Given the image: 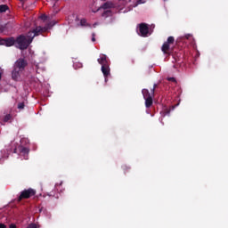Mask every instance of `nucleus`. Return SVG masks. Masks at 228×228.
<instances>
[{
    "instance_id": "obj_1",
    "label": "nucleus",
    "mask_w": 228,
    "mask_h": 228,
    "mask_svg": "<svg viewBox=\"0 0 228 228\" xmlns=\"http://www.w3.org/2000/svg\"><path fill=\"white\" fill-rule=\"evenodd\" d=\"M56 22L52 21L47 24L45 28L42 27H37L32 31H29L28 34V37H25L24 35H20L15 39V47L20 50H26L28 48L30 44L33 42V39L35 37L39 36L40 34L46 32L48 29L53 28Z\"/></svg>"
},
{
    "instance_id": "obj_2",
    "label": "nucleus",
    "mask_w": 228,
    "mask_h": 228,
    "mask_svg": "<svg viewBox=\"0 0 228 228\" xmlns=\"http://www.w3.org/2000/svg\"><path fill=\"white\" fill-rule=\"evenodd\" d=\"M158 87V84H154L153 88L151 90V93L148 89H142V94L145 100L146 108H151L153 103V97L155 95L156 88Z\"/></svg>"
},
{
    "instance_id": "obj_3",
    "label": "nucleus",
    "mask_w": 228,
    "mask_h": 228,
    "mask_svg": "<svg viewBox=\"0 0 228 228\" xmlns=\"http://www.w3.org/2000/svg\"><path fill=\"white\" fill-rule=\"evenodd\" d=\"M35 195H37V191L35 189H25L20 191L19 197L17 198V202H21L22 200H24V199H31V197H35Z\"/></svg>"
},
{
    "instance_id": "obj_4",
    "label": "nucleus",
    "mask_w": 228,
    "mask_h": 228,
    "mask_svg": "<svg viewBox=\"0 0 228 228\" xmlns=\"http://www.w3.org/2000/svg\"><path fill=\"white\" fill-rule=\"evenodd\" d=\"M17 152H19L20 156L23 158V159H29L30 148L20 145L14 150V153L17 154Z\"/></svg>"
},
{
    "instance_id": "obj_5",
    "label": "nucleus",
    "mask_w": 228,
    "mask_h": 228,
    "mask_svg": "<svg viewBox=\"0 0 228 228\" xmlns=\"http://www.w3.org/2000/svg\"><path fill=\"white\" fill-rule=\"evenodd\" d=\"M174 42H175L174 37H169L167 42L163 44L161 47V51L164 53V54L169 55L171 53L170 45H173Z\"/></svg>"
},
{
    "instance_id": "obj_6",
    "label": "nucleus",
    "mask_w": 228,
    "mask_h": 228,
    "mask_svg": "<svg viewBox=\"0 0 228 228\" xmlns=\"http://www.w3.org/2000/svg\"><path fill=\"white\" fill-rule=\"evenodd\" d=\"M28 65V61L24 58H20L15 61L13 68L23 72Z\"/></svg>"
},
{
    "instance_id": "obj_7",
    "label": "nucleus",
    "mask_w": 228,
    "mask_h": 228,
    "mask_svg": "<svg viewBox=\"0 0 228 228\" xmlns=\"http://www.w3.org/2000/svg\"><path fill=\"white\" fill-rule=\"evenodd\" d=\"M0 45H5L7 47H11L12 45L16 46V38L13 37L2 38L0 37Z\"/></svg>"
},
{
    "instance_id": "obj_8",
    "label": "nucleus",
    "mask_w": 228,
    "mask_h": 228,
    "mask_svg": "<svg viewBox=\"0 0 228 228\" xmlns=\"http://www.w3.org/2000/svg\"><path fill=\"white\" fill-rule=\"evenodd\" d=\"M139 32L141 37H146L149 35V26L145 23L139 24Z\"/></svg>"
},
{
    "instance_id": "obj_9",
    "label": "nucleus",
    "mask_w": 228,
    "mask_h": 228,
    "mask_svg": "<svg viewBox=\"0 0 228 228\" xmlns=\"http://www.w3.org/2000/svg\"><path fill=\"white\" fill-rule=\"evenodd\" d=\"M21 72H22L21 70H19L13 68V70L12 72V78L15 81H19L21 77Z\"/></svg>"
},
{
    "instance_id": "obj_10",
    "label": "nucleus",
    "mask_w": 228,
    "mask_h": 228,
    "mask_svg": "<svg viewBox=\"0 0 228 228\" xmlns=\"http://www.w3.org/2000/svg\"><path fill=\"white\" fill-rule=\"evenodd\" d=\"M110 64L102 66V72L105 77V81H108V76L110 74Z\"/></svg>"
},
{
    "instance_id": "obj_11",
    "label": "nucleus",
    "mask_w": 228,
    "mask_h": 228,
    "mask_svg": "<svg viewBox=\"0 0 228 228\" xmlns=\"http://www.w3.org/2000/svg\"><path fill=\"white\" fill-rule=\"evenodd\" d=\"M99 64L102 66H106L110 65L109 61H108V56L106 54L102 55L100 59L97 60Z\"/></svg>"
},
{
    "instance_id": "obj_12",
    "label": "nucleus",
    "mask_w": 228,
    "mask_h": 228,
    "mask_svg": "<svg viewBox=\"0 0 228 228\" xmlns=\"http://www.w3.org/2000/svg\"><path fill=\"white\" fill-rule=\"evenodd\" d=\"M9 10V6L6 4L0 5V12H6Z\"/></svg>"
},
{
    "instance_id": "obj_13",
    "label": "nucleus",
    "mask_w": 228,
    "mask_h": 228,
    "mask_svg": "<svg viewBox=\"0 0 228 228\" xmlns=\"http://www.w3.org/2000/svg\"><path fill=\"white\" fill-rule=\"evenodd\" d=\"M12 118V116L11 114H7L4 117V122H8L9 120H11Z\"/></svg>"
},
{
    "instance_id": "obj_14",
    "label": "nucleus",
    "mask_w": 228,
    "mask_h": 228,
    "mask_svg": "<svg viewBox=\"0 0 228 228\" xmlns=\"http://www.w3.org/2000/svg\"><path fill=\"white\" fill-rule=\"evenodd\" d=\"M73 67H74L76 69H79V68H83V63H81V62H76V63H74Z\"/></svg>"
},
{
    "instance_id": "obj_15",
    "label": "nucleus",
    "mask_w": 228,
    "mask_h": 228,
    "mask_svg": "<svg viewBox=\"0 0 228 228\" xmlns=\"http://www.w3.org/2000/svg\"><path fill=\"white\" fill-rule=\"evenodd\" d=\"M110 13H111V11H105V12L102 14V17H108V16H110Z\"/></svg>"
},
{
    "instance_id": "obj_16",
    "label": "nucleus",
    "mask_w": 228,
    "mask_h": 228,
    "mask_svg": "<svg viewBox=\"0 0 228 228\" xmlns=\"http://www.w3.org/2000/svg\"><path fill=\"white\" fill-rule=\"evenodd\" d=\"M80 25H81V26H90V25H88V24L86 23V20H85V19H83V20H80Z\"/></svg>"
},
{
    "instance_id": "obj_17",
    "label": "nucleus",
    "mask_w": 228,
    "mask_h": 228,
    "mask_svg": "<svg viewBox=\"0 0 228 228\" xmlns=\"http://www.w3.org/2000/svg\"><path fill=\"white\" fill-rule=\"evenodd\" d=\"M24 108H25V103H24V102H20V103L18 104V109L23 110Z\"/></svg>"
},
{
    "instance_id": "obj_18",
    "label": "nucleus",
    "mask_w": 228,
    "mask_h": 228,
    "mask_svg": "<svg viewBox=\"0 0 228 228\" xmlns=\"http://www.w3.org/2000/svg\"><path fill=\"white\" fill-rule=\"evenodd\" d=\"M111 6H110V4L109 3H105L103 5H102V8L103 9H110Z\"/></svg>"
},
{
    "instance_id": "obj_19",
    "label": "nucleus",
    "mask_w": 228,
    "mask_h": 228,
    "mask_svg": "<svg viewBox=\"0 0 228 228\" xmlns=\"http://www.w3.org/2000/svg\"><path fill=\"white\" fill-rule=\"evenodd\" d=\"M27 228H38V227L36 224H30L28 225Z\"/></svg>"
},
{
    "instance_id": "obj_20",
    "label": "nucleus",
    "mask_w": 228,
    "mask_h": 228,
    "mask_svg": "<svg viewBox=\"0 0 228 228\" xmlns=\"http://www.w3.org/2000/svg\"><path fill=\"white\" fill-rule=\"evenodd\" d=\"M170 113V110L169 109H165L164 110V116H166V115H168Z\"/></svg>"
},
{
    "instance_id": "obj_21",
    "label": "nucleus",
    "mask_w": 228,
    "mask_h": 228,
    "mask_svg": "<svg viewBox=\"0 0 228 228\" xmlns=\"http://www.w3.org/2000/svg\"><path fill=\"white\" fill-rule=\"evenodd\" d=\"M192 36L191 34H187L184 37H182V39H189L190 37H191Z\"/></svg>"
},
{
    "instance_id": "obj_22",
    "label": "nucleus",
    "mask_w": 228,
    "mask_h": 228,
    "mask_svg": "<svg viewBox=\"0 0 228 228\" xmlns=\"http://www.w3.org/2000/svg\"><path fill=\"white\" fill-rule=\"evenodd\" d=\"M146 0H137V4H145Z\"/></svg>"
},
{
    "instance_id": "obj_23",
    "label": "nucleus",
    "mask_w": 228,
    "mask_h": 228,
    "mask_svg": "<svg viewBox=\"0 0 228 228\" xmlns=\"http://www.w3.org/2000/svg\"><path fill=\"white\" fill-rule=\"evenodd\" d=\"M167 80L171 81V82H175V77H168Z\"/></svg>"
},
{
    "instance_id": "obj_24",
    "label": "nucleus",
    "mask_w": 228,
    "mask_h": 228,
    "mask_svg": "<svg viewBox=\"0 0 228 228\" xmlns=\"http://www.w3.org/2000/svg\"><path fill=\"white\" fill-rule=\"evenodd\" d=\"M9 228H17V225L15 224H11Z\"/></svg>"
},
{
    "instance_id": "obj_25",
    "label": "nucleus",
    "mask_w": 228,
    "mask_h": 228,
    "mask_svg": "<svg viewBox=\"0 0 228 228\" xmlns=\"http://www.w3.org/2000/svg\"><path fill=\"white\" fill-rule=\"evenodd\" d=\"M92 36H93L92 41H93V42H95V33H93Z\"/></svg>"
},
{
    "instance_id": "obj_26",
    "label": "nucleus",
    "mask_w": 228,
    "mask_h": 228,
    "mask_svg": "<svg viewBox=\"0 0 228 228\" xmlns=\"http://www.w3.org/2000/svg\"><path fill=\"white\" fill-rule=\"evenodd\" d=\"M0 228H7V226L4 224H0Z\"/></svg>"
},
{
    "instance_id": "obj_27",
    "label": "nucleus",
    "mask_w": 228,
    "mask_h": 228,
    "mask_svg": "<svg viewBox=\"0 0 228 228\" xmlns=\"http://www.w3.org/2000/svg\"><path fill=\"white\" fill-rule=\"evenodd\" d=\"M124 170H131V167L125 166Z\"/></svg>"
},
{
    "instance_id": "obj_28",
    "label": "nucleus",
    "mask_w": 228,
    "mask_h": 228,
    "mask_svg": "<svg viewBox=\"0 0 228 228\" xmlns=\"http://www.w3.org/2000/svg\"><path fill=\"white\" fill-rule=\"evenodd\" d=\"M47 19V16L44 15L42 16V20H46Z\"/></svg>"
},
{
    "instance_id": "obj_29",
    "label": "nucleus",
    "mask_w": 228,
    "mask_h": 228,
    "mask_svg": "<svg viewBox=\"0 0 228 228\" xmlns=\"http://www.w3.org/2000/svg\"><path fill=\"white\" fill-rule=\"evenodd\" d=\"M36 69H37V73H39L38 72V65H36Z\"/></svg>"
},
{
    "instance_id": "obj_30",
    "label": "nucleus",
    "mask_w": 228,
    "mask_h": 228,
    "mask_svg": "<svg viewBox=\"0 0 228 228\" xmlns=\"http://www.w3.org/2000/svg\"><path fill=\"white\" fill-rule=\"evenodd\" d=\"M2 77H3V73L0 72V80L2 79Z\"/></svg>"
},
{
    "instance_id": "obj_31",
    "label": "nucleus",
    "mask_w": 228,
    "mask_h": 228,
    "mask_svg": "<svg viewBox=\"0 0 228 228\" xmlns=\"http://www.w3.org/2000/svg\"><path fill=\"white\" fill-rule=\"evenodd\" d=\"M23 142H25V139H21V143H23Z\"/></svg>"
},
{
    "instance_id": "obj_32",
    "label": "nucleus",
    "mask_w": 228,
    "mask_h": 228,
    "mask_svg": "<svg viewBox=\"0 0 228 228\" xmlns=\"http://www.w3.org/2000/svg\"><path fill=\"white\" fill-rule=\"evenodd\" d=\"M60 0H55V2L57 3V2H59Z\"/></svg>"
},
{
    "instance_id": "obj_33",
    "label": "nucleus",
    "mask_w": 228,
    "mask_h": 228,
    "mask_svg": "<svg viewBox=\"0 0 228 228\" xmlns=\"http://www.w3.org/2000/svg\"><path fill=\"white\" fill-rule=\"evenodd\" d=\"M102 1H106V0H102Z\"/></svg>"
}]
</instances>
